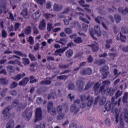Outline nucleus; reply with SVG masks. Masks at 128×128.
Returning <instances> with one entry per match:
<instances>
[{
	"mask_svg": "<svg viewBox=\"0 0 128 128\" xmlns=\"http://www.w3.org/2000/svg\"><path fill=\"white\" fill-rule=\"evenodd\" d=\"M74 42H70L67 44V46L64 47L62 48H59L58 50H56L54 54V56H58L59 54H64L68 48H72V46H74Z\"/></svg>",
	"mask_w": 128,
	"mask_h": 128,
	"instance_id": "3",
	"label": "nucleus"
},
{
	"mask_svg": "<svg viewBox=\"0 0 128 128\" xmlns=\"http://www.w3.org/2000/svg\"><path fill=\"white\" fill-rule=\"evenodd\" d=\"M100 82H98L95 84V85L94 86V92L95 94L96 92L98 91V89L100 88Z\"/></svg>",
	"mask_w": 128,
	"mask_h": 128,
	"instance_id": "32",
	"label": "nucleus"
},
{
	"mask_svg": "<svg viewBox=\"0 0 128 128\" xmlns=\"http://www.w3.org/2000/svg\"><path fill=\"white\" fill-rule=\"evenodd\" d=\"M106 48H110V44H112V39L108 40L106 41Z\"/></svg>",
	"mask_w": 128,
	"mask_h": 128,
	"instance_id": "31",
	"label": "nucleus"
},
{
	"mask_svg": "<svg viewBox=\"0 0 128 128\" xmlns=\"http://www.w3.org/2000/svg\"><path fill=\"white\" fill-rule=\"evenodd\" d=\"M74 88H76V86L74 83H70L68 84V88L69 90H74Z\"/></svg>",
	"mask_w": 128,
	"mask_h": 128,
	"instance_id": "54",
	"label": "nucleus"
},
{
	"mask_svg": "<svg viewBox=\"0 0 128 128\" xmlns=\"http://www.w3.org/2000/svg\"><path fill=\"white\" fill-rule=\"evenodd\" d=\"M92 74V70L90 68L80 70V74L82 76H90Z\"/></svg>",
	"mask_w": 128,
	"mask_h": 128,
	"instance_id": "10",
	"label": "nucleus"
},
{
	"mask_svg": "<svg viewBox=\"0 0 128 128\" xmlns=\"http://www.w3.org/2000/svg\"><path fill=\"white\" fill-rule=\"evenodd\" d=\"M108 70H110V68L108 66H104L100 69V72L102 74V80H104L108 78V76L110 74V72H108Z\"/></svg>",
	"mask_w": 128,
	"mask_h": 128,
	"instance_id": "4",
	"label": "nucleus"
},
{
	"mask_svg": "<svg viewBox=\"0 0 128 128\" xmlns=\"http://www.w3.org/2000/svg\"><path fill=\"white\" fill-rule=\"evenodd\" d=\"M116 106V104L112 103L110 101H108L105 104L104 108L107 112H110V110L112 108V110H114Z\"/></svg>",
	"mask_w": 128,
	"mask_h": 128,
	"instance_id": "8",
	"label": "nucleus"
},
{
	"mask_svg": "<svg viewBox=\"0 0 128 128\" xmlns=\"http://www.w3.org/2000/svg\"><path fill=\"white\" fill-rule=\"evenodd\" d=\"M76 84L77 86L78 91L80 92H84V81L82 80H78L76 81Z\"/></svg>",
	"mask_w": 128,
	"mask_h": 128,
	"instance_id": "9",
	"label": "nucleus"
},
{
	"mask_svg": "<svg viewBox=\"0 0 128 128\" xmlns=\"http://www.w3.org/2000/svg\"><path fill=\"white\" fill-rule=\"evenodd\" d=\"M18 86V83L16 82H12L11 84L10 88H14Z\"/></svg>",
	"mask_w": 128,
	"mask_h": 128,
	"instance_id": "60",
	"label": "nucleus"
},
{
	"mask_svg": "<svg viewBox=\"0 0 128 128\" xmlns=\"http://www.w3.org/2000/svg\"><path fill=\"white\" fill-rule=\"evenodd\" d=\"M23 118H25L26 120H30L32 116V108H28L22 114Z\"/></svg>",
	"mask_w": 128,
	"mask_h": 128,
	"instance_id": "2",
	"label": "nucleus"
},
{
	"mask_svg": "<svg viewBox=\"0 0 128 128\" xmlns=\"http://www.w3.org/2000/svg\"><path fill=\"white\" fill-rule=\"evenodd\" d=\"M42 100H44L42 97H38L36 100V102L38 104H42Z\"/></svg>",
	"mask_w": 128,
	"mask_h": 128,
	"instance_id": "53",
	"label": "nucleus"
},
{
	"mask_svg": "<svg viewBox=\"0 0 128 128\" xmlns=\"http://www.w3.org/2000/svg\"><path fill=\"white\" fill-rule=\"evenodd\" d=\"M121 30L123 34H128V29H126L125 27H122Z\"/></svg>",
	"mask_w": 128,
	"mask_h": 128,
	"instance_id": "63",
	"label": "nucleus"
},
{
	"mask_svg": "<svg viewBox=\"0 0 128 128\" xmlns=\"http://www.w3.org/2000/svg\"><path fill=\"white\" fill-rule=\"evenodd\" d=\"M74 42L75 44H80L82 42V38L78 37L74 40Z\"/></svg>",
	"mask_w": 128,
	"mask_h": 128,
	"instance_id": "46",
	"label": "nucleus"
},
{
	"mask_svg": "<svg viewBox=\"0 0 128 128\" xmlns=\"http://www.w3.org/2000/svg\"><path fill=\"white\" fill-rule=\"evenodd\" d=\"M64 118V113H60L57 116L56 118H57V120H63Z\"/></svg>",
	"mask_w": 128,
	"mask_h": 128,
	"instance_id": "42",
	"label": "nucleus"
},
{
	"mask_svg": "<svg viewBox=\"0 0 128 128\" xmlns=\"http://www.w3.org/2000/svg\"><path fill=\"white\" fill-rule=\"evenodd\" d=\"M29 58L32 62H36V58L32 54H29Z\"/></svg>",
	"mask_w": 128,
	"mask_h": 128,
	"instance_id": "55",
	"label": "nucleus"
},
{
	"mask_svg": "<svg viewBox=\"0 0 128 128\" xmlns=\"http://www.w3.org/2000/svg\"><path fill=\"white\" fill-rule=\"evenodd\" d=\"M30 84H36L38 80V79H34V76H30Z\"/></svg>",
	"mask_w": 128,
	"mask_h": 128,
	"instance_id": "34",
	"label": "nucleus"
},
{
	"mask_svg": "<svg viewBox=\"0 0 128 128\" xmlns=\"http://www.w3.org/2000/svg\"><path fill=\"white\" fill-rule=\"evenodd\" d=\"M120 40L122 42H126V40H126V36H124L122 34V32H120Z\"/></svg>",
	"mask_w": 128,
	"mask_h": 128,
	"instance_id": "40",
	"label": "nucleus"
},
{
	"mask_svg": "<svg viewBox=\"0 0 128 128\" xmlns=\"http://www.w3.org/2000/svg\"><path fill=\"white\" fill-rule=\"evenodd\" d=\"M54 10H55L56 12H60V10H62V6H58V4H54Z\"/></svg>",
	"mask_w": 128,
	"mask_h": 128,
	"instance_id": "24",
	"label": "nucleus"
},
{
	"mask_svg": "<svg viewBox=\"0 0 128 128\" xmlns=\"http://www.w3.org/2000/svg\"><path fill=\"white\" fill-rule=\"evenodd\" d=\"M55 94L54 92L50 94L48 96V100H50V98H54Z\"/></svg>",
	"mask_w": 128,
	"mask_h": 128,
	"instance_id": "59",
	"label": "nucleus"
},
{
	"mask_svg": "<svg viewBox=\"0 0 128 128\" xmlns=\"http://www.w3.org/2000/svg\"><path fill=\"white\" fill-rule=\"evenodd\" d=\"M36 128H46V124L44 123H41L40 125H36Z\"/></svg>",
	"mask_w": 128,
	"mask_h": 128,
	"instance_id": "61",
	"label": "nucleus"
},
{
	"mask_svg": "<svg viewBox=\"0 0 128 128\" xmlns=\"http://www.w3.org/2000/svg\"><path fill=\"white\" fill-rule=\"evenodd\" d=\"M34 20H38L40 18V12L37 11L35 13L33 14L32 16Z\"/></svg>",
	"mask_w": 128,
	"mask_h": 128,
	"instance_id": "29",
	"label": "nucleus"
},
{
	"mask_svg": "<svg viewBox=\"0 0 128 128\" xmlns=\"http://www.w3.org/2000/svg\"><path fill=\"white\" fill-rule=\"evenodd\" d=\"M8 90V89L6 88H5L2 90V91L0 92V100L4 98L6 96V94Z\"/></svg>",
	"mask_w": 128,
	"mask_h": 128,
	"instance_id": "19",
	"label": "nucleus"
},
{
	"mask_svg": "<svg viewBox=\"0 0 128 128\" xmlns=\"http://www.w3.org/2000/svg\"><path fill=\"white\" fill-rule=\"evenodd\" d=\"M42 118V108H36V119L35 122H36L38 120H40Z\"/></svg>",
	"mask_w": 128,
	"mask_h": 128,
	"instance_id": "6",
	"label": "nucleus"
},
{
	"mask_svg": "<svg viewBox=\"0 0 128 128\" xmlns=\"http://www.w3.org/2000/svg\"><path fill=\"white\" fill-rule=\"evenodd\" d=\"M80 98L82 102H86V100H88L90 98V96L89 95L86 98V95H81L80 96Z\"/></svg>",
	"mask_w": 128,
	"mask_h": 128,
	"instance_id": "22",
	"label": "nucleus"
},
{
	"mask_svg": "<svg viewBox=\"0 0 128 128\" xmlns=\"http://www.w3.org/2000/svg\"><path fill=\"white\" fill-rule=\"evenodd\" d=\"M94 64H97V66H102V64H106V60H96L95 62H94Z\"/></svg>",
	"mask_w": 128,
	"mask_h": 128,
	"instance_id": "17",
	"label": "nucleus"
},
{
	"mask_svg": "<svg viewBox=\"0 0 128 128\" xmlns=\"http://www.w3.org/2000/svg\"><path fill=\"white\" fill-rule=\"evenodd\" d=\"M54 108V102L50 101L48 102V112L50 114L51 116H56V110H52Z\"/></svg>",
	"mask_w": 128,
	"mask_h": 128,
	"instance_id": "5",
	"label": "nucleus"
},
{
	"mask_svg": "<svg viewBox=\"0 0 128 128\" xmlns=\"http://www.w3.org/2000/svg\"><path fill=\"white\" fill-rule=\"evenodd\" d=\"M46 21L44 20H42L39 24L38 28L41 30H44L46 28Z\"/></svg>",
	"mask_w": 128,
	"mask_h": 128,
	"instance_id": "20",
	"label": "nucleus"
},
{
	"mask_svg": "<svg viewBox=\"0 0 128 128\" xmlns=\"http://www.w3.org/2000/svg\"><path fill=\"white\" fill-rule=\"evenodd\" d=\"M108 56L111 58L113 60H114V58H116L118 54L116 53H110L108 54Z\"/></svg>",
	"mask_w": 128,
	"mask_h": 128,
	"instance_id": "51",
	"label": "nucleus"
},
{
	"mask_svg": "<svg viewBox=\"0 0 128 128\" xmlns=\"http://www.w3.org/2000/svg\"><path fill=\"white\" fill-rule=\"evenodd\" d=\"M14 66H7V70L8 72H14Z\"/></svg>",
	"mask_w": 128,
	"mask_h": 128,
	"instance_id": "52",
	"label": "nucleus"
},
{
	"mask_svg": "<svg viewBox=\"0 0 128 128\" xmlns=\"http://www.w3.org/2000/svg\"><path fill=\"white\" fill-rule=\"evenodd\" d=\"M58 66H59V68L66 69V68H68L70 66V64H68L66 65V64H64L62 63H61L59 64Z\"/></svg>",
	"mask_w": 128,
	"mask_h": 128,
	"instance_id": "37",
	"label": "nucleus"
},
{
	"mask_svg": "<svg viewBox=\"0 0 128 128\" xmlns=\"http://www.w3.org/2000/svg\"><path fill=\"white\" fill-rule=\"evenodd\" d=\"M104 88H106L105 85H102L100 86V89L98 90V92H101V94H102V92H106V90H104Z\"/></svg>",
	"mask_w": 128,
	"mask_h": 128,
	"instance_id": "44",
	"label": "nucleus"
},
{
	"mask_svg": "<svg viewBox=\"0 0 128 128\" xmlns=\"http://www.w3.org/2000/svg\"><path fill=\"white\" fill-rule=\"evenodd\" d=\"M52 24H48L47 26V30L48 32H52Z\"/></svg>",
	"mask_w": 128,
	"mask_h": 128,
	"instance_id": "58",
	"label": "nucleus"
},
{
	"mask_svg": "<svg viewBox=\"0 0 128 128\" xmlns=\"http://www.w3.org/2000/svg\"><path fill=\"white\" fill-rule=\"evenodd\" d=\"M93 102H94V99L92 98L91 99H90L87 103V106H92Z\"/></svg>",
	"mask_w": 128,
	"mask_h": 128,
	"instance_id": "56",
	"label": "nucleus"
},
{
	"mask_svg": "<svg viewBox=\"0 0 128 128\" xmlns=\"http://www.w3.org/2000/svg\"><path fill=\"white\" fill-rule=\"evenodd\" d=\"M58 80H68V76L66 75H62L60 76H58L57 77Z\"/></svg>",
	"mask_w": 128,
	"mask_h": 128,
	"instance_id": "48",
	"label": "nucleus"
},
{
	"mask_svg": "<svg viewBox=\"0 0 128 128\" xmlns=\"http://www.w3.org/2000/svg\"><path fill=\"white\" fill-rule=\"evenodd\" d=\"M90 34L91 36H92V38H94V40H98V38L94 36L96 34H97V36H102V30H100V28L99 26H95L94 28V30H90Z\"/></svg>",
	"mask_w": 128,
	"mask_h": 128,
	"instance_id": "1",
	"label": "nucleus"
},
{
	"mask_svg": "<svg viewBox=\"0 0 128 128\" xmlns=\"http://www.w3.org/2000/svg\"><path fill=\"white\" fill-rule=\"evenodd\" d=\"M112 112L116 116V124H118V116H120V112H118V108H114L112 110Z\"/></svg>",
	"mask_w": 128,
	"mask_h": 128,
	"instance_id": "15",
	"label": "nucleus"
},
{
	"mask_svg": "<svg viewBox=\"0 0 128 128\" xmlns=\"http://www.w3.org/2000/svg\"><path fill=\"white\" fill-rule=\"evenodd\" d=\"M23 62H22L24 66H28L30 64V59L28 58H22Z\"/></svg>",
	"mask_w": 128,
	"mask_h": 128,
	"instance_id": "33",
	"label": "nucleus"
},
{
	"mask_svg": "<svg viewBox=\"0 0 128 128\" xmlns=\"http://www.w3.org/2000/svg\"><path fill=\"white\" fill-rule=\"evenodd\" d=\"M78 2L82 8H90V5L88 4H84V0H80Z\"/></svg>",
	"mask_w": 128,
	"mask_h": 128,
	"instance_id": "36",
	"label": "nucleus"
},
{
	"mask_svg": "<svg viewBox=\"0 0 128 128\" xmlns=\"http://www.w3.org/2000/svg\"><path fill=\"white\" fill-rule=\"evenodd\" d=\"M108 93L110 96H114V90L112 88H110L108 90Z\"/></svg>",
	"mask_w": 128,
	"mask_h": 128,
	"instance_id": "45",
	"label": "nucleus"
},
{
	"mask_svg": "<svg viewBox=\"0 0 128 128\" xmlns=\"http://www.w3.org/2000/svg\"><path fill=\"white\" fill-rule=\"evenodd\" d=\"M124 120L126 124H128V110H125L124 112Z\"/></svg>",
	"mask_w": 128,
	"mask_h": 128,
	"instance_id": "39",
	"label": "nucleus"
},
{
	"mask_svg": "<svg viewBox=\"0 0 128 128\" xmlns=\"http://www.w3.org/2000/svg\"><path fill=\"white\" fill-rule=\"evenodd\" d=\"M114 18L116 24L120 22V20H122V17L118 14L114 15Z\"/></svg>",
	"mask_w": 128,
	"mask_h": 128,
	"instance_id": "35",
	"label": "nucleus"
},
{
	"mask_svg": "<svg viewBox=\"0 0 128 128\" xmlns=\"http://www.w3.org/2000/svg\"><path fill=\"white\" fill-rule=\"evenodd\" d=\"M8 36V32L6 30H2V38H6Z\"/></svg>",
	"mask_w": 128,
	"mask_h": 128,
	"instance_id": "43",
	"label": "nucleus"
},
{
	"mask_svg": "<svg viewBox=\"0 0 128 128\" xmlns=\"http://www.w3.org/2000/svg\"><path fill=\"white\" fill-rule=\"evenodd\" d=\"M52 84V80L50 79V80H42L40 82V84H44L45 86H50V84Z\"/></svg>",
	"mask_w": 128,
	"mask_h": 128,
	"instance_id": "26",
	"label": "nucleus"
},
{
	"mask_svg": "<svg viewBox=\"0 0 128 128\" xmlns=\"http://www.w3.org/2000/svg\"><path fill=\"white\" fill-rule=\"evenodd\" d=\"M71 112H74V114H76L80 112V108H77V106L76 104H72L70 109Z\"/></svg>",
	"mask_w": 128,
	"mask_h": 128,
	"instance_id": "14",
	"label": "nucleus"
},
{
	"mask_svg": "<svg viewBox=\"0 0 128 128\" xmlns=\"http://www.w3.org/2000/svg\"><path fill=\"white\" fill-rule=\"evenodd\" d=\"M26 76V73H22V74H18L17 75H16L14 77H12V80H14L15 82H18V80H20L22 78H24Z\"/></svg>",
	"mask_w": 128,
	"mask_h": 128,
	"instance_id": "11",
	"label": "nucleus"
},
{
	"mask_svg": "<svg viewBox=\"0 0 128 128\" xmlns=\"http://www.w3.org/2000/svg\"><path fill=\"white\" fill-rule=\"evenodd\" d=\"M20 15L22 16L26 20H28L30 18V16H28V10H23L20 13Z\"/></svg>",
	"mask_w": 128,
	"mask_h": 128,
	"instance_id": "16",
	"label": "nucleus"
},
{
	"mask_svg": "<svg viewBox=\"0 0 128 128\" xmlns=\"http://www.w3.org/2000/svg\"><path fill=\"white\" fill-rule=\"evenodd\" d=\"M20 104V100L16 99L12 102V106L16 107Z\"/></svg>",
	"mask_w": 128,
	"mask_h": 128,
	"instance_id": "47",
	"label": "nucleus"
},
{
	"mask_svg": "<svg viewBox=\"0 0 128 128\" xmlns=\"http://www.w3.org/2000/svg\"><path fill=\"white\" fill-rule=\"evenodd\" d=\"M58 112H62V106L59 105L56 108Z\"/></svg>",
	"mask_w": 128,
	"mask_h": 128,
	"instance_id": "64",
	"label": "nucleus"
},
{
	"mask_svg": "<svg viewBox=\"0 0 128 128\" xmlns=\"http://www.w3.org/2000/svg\"><path fill=\"white\" fill-rule=\"evenodd\" d=\"M73 55L74 51L72 49H69L66 52V58H72V56Z\"/></svg>",
	"mask_w": 128,
	"mask_h": 128,
	"instance_id": "23",
	"label": "nucleus"
},
{
	"mask_svg": "<svg viewBox=\"0 0 128 128\" xmlns=\"http://www.w3.org/2000/svg\"><path fill=\"white\" fill-rule=\"evenodd\" d=\"M122 96V91H120V90H118L117 92L116 93V98H118L120 96Z\"/></svg>",
	"mask_w": 128,
	"mask_h": 128,
	"instance_id": "49",
	"label": "nucleus"
},
{
	"mask_svg": "<svg viewBox=\"0 0 128 128\" xmlns=\"http://www.w3.org/2000/svg\"><path fill=\"white\" fill-rule=\"evenodd\" d=\"M13 52L15 54H17V56H22L24 58H26L28 56V54H22V52L20 51L15 50Z\"/></svg>",
	"mask_w": 128,
	"mask_h": 128,
	"instance_id": "21",
	"label": "nucleus"
},
{
	"mask_svg": "<svg viewBox=\"0 0 128 128\" xmlns=\"http://www.w3.org/2000/svg\"><path fill=\"white\" fill-rule=\"evenodd\" d=\"M88 46H90L92 48V52H96L100 48L98 47V44H89L88 45Z\"/></svg>",
	"mask_w": 128,
	"mask_h": 128,
	"instance_id": "18",
	"label": "nucleus"
},
{
	"mask_svg": "<svg viewBox=\"0 0 128 128\" xmlns=\"http://www.w3.org/2000/svg\"><path fill=\"white\" fill-rule=\"evenodd\" d=\"M44 16L45 18H46V20H48L49 18H52V16H54V15L49 13H46L45 14H44Z\"/></svg>",
	"mask_w": 128,
	"mask_h": 128,
	"instance_id": "50",
	"label": "nucleus"
},
{
	"mask_svg": "<svg viewBox=\"0 0 128 128\" xmlns=\"http://www.w3.org/2000/svg\"><path fill=\"white\" fill-rule=\"evenodd\" d=\"M88 62L89 64H92V62H94V58H92V55L89 56L87 58Z\"/></svg>",
	"mask_w": 128,
	"mask_h": 128,
	"instance_id": "57",
	"label": "nucleus"
},
{
	"mask_svg": "<svg viewBox=\"0 0 128 128\" xmlns=\"http://www.w3.org/2000/svg\"><path fill=\"white\" fill-rule=\"evenodd\" d=\"M30 82L28 77H24L18 84L19 86H24L28 84V82Z\"/></svg>",
	"mask_w": 128,
	"mask_h": 128,
	"instance_id": "12",
	"label": "nucleus"
},
{
	"mask_svg": "<svg viewBox=\"0 0 128 128\" xmlns=\"http://www.w3.org/2000/svg\"><path fill=\"white\" fill-rule=\"evenodd\" d=\"M10 106H8V107L5 108L2 112L4 118H5L6 120L10 118V116H12V114L10 112Z\"/></svg>",
	"mask_w": 128,
	"mask_h": 128,
	"instance_id": "7",
	"label": "nucleus"
},
{
	"mask_svg": "<svg viewBox=\"0 0 128 128\" xmlns=\"http://www.w3.org/2000/svg\"><path fill=\"white\" fill-rule=\"evenodd\" d=\"M6 128H14V122L10 120L9 122L6 124Z\"/></svg>",
	"mask_w": 128,
	"mask_h": 128,
	"instance_id": "30",
	"label": "nucleus"
},
{
	"mask_svg": "<svg viewBox=\"0 0 128 128\" xmlns=\"http://www.w3.org/2000/svg\"><path fill=\"white\" fill-rule=\"evenodd\" d=\"M24 33L26 36H28L30 34H32V27L30 26H28L25 28Z\"/></svg>",
	"mask_w": 128,
	"mask_h": 128,
	"instance_id": "27",
	"label": "nucleus"
},
{
	"mask_svg": "<svg viewBox=\"0 0 128 128\" xmlns=\"http://www.w3.org/2000/svg\"><path fill=\"white\" fill-rule=\"evenodd\" d=\"M0 84H4V86H6V84H8V81L6 80L5 78H2L0 79Z\"/></svg>",
	"mask_w": 128,
	"mask_h": 128,
	"instance_id": "38",
	"label": "nucleus"
},
{
	"mask_svg": "<svg viewBox=\"0 0 128 128\" xmlns=\"http://www.w3.org/2000/svg\"><path fill=\"white\" fill-rule=\"evenodd\" d=\"M70 12V8H66L64 10V12H62V15L61 16V18H66V16H62V14H68V12Z\"/></svg>",
	"mask_w": 128,
	"mask_h": 128,
	"instance_id": "41",
	"label": "nucleus"
},
{
	"mask_svg": "<svg viewBox=\"0 0 128 128\" xmlns=\"http://www.w3.org/2000/svg\"><path fill=\"white\" fill-rule=\"evenodd\" d=\"M128 92H124L122 97V102L123 104H126L128 102Z\"/></svg>",
	"mask_w": 128,
	"mask_h": 128,
	"instance_id": "28",
	"label": "nucleus"
},
{
	"mask_svg": "<svg viewBox=\"0 0 128 128\" xmlns=\"http://www.w3.org/2000/svg\"><path fill=\"white\" fill-rule=\"evenodd\" d=\"M78 14H79L80 17L79 19L80 20H82L84 22H86V24H90V21L88 20V19L84 18V14L82 12H78Z\"/></svg>",
	"mask_w": 128,
	"mask_h": 128,
	"instance_id": "13",
	"label": "nucleus"
},
{
	"mask_svg": "<svg viewBox=\"0 0 128 128\" xmlns=\"http://www.w3.org/2000/svg\"><path fill=\"white\" fill-rule=\"evenodd\" d=\"M64 31L66 32V34H70L72 32V30L70 28H65Z\"/></svg>",
	"mask_w": 128,
	"mask_h": 128,
	"instance_id": "62",
	"label": "nucleus"
},
{
	"mask_svg": "<svg viewBox=\"0 0 128 128\" xmlns=\"http://www.w3.org/2000/svg\"><path fill=\"white\" fill-rule=\"evenodd\" d=\"M4 12V14L8 12L6 11V5L2 6L0 7V14H2Z\"/></svg>",
	"mask_w": 128,
	"mask_h": 128,
	"instance_id": "25",
	"label": "nucleus"
}]
</instances>
